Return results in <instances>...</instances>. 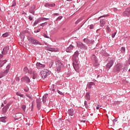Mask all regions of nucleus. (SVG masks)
Instances as JSON below:
<instances>
[{"label": "nucleus", "mask_w": 130, "mask_h": 130, "mask_svg": "<svg viewBox=\"0 0 130 130\" xmlns=\"http://www.w3.org/2000/svg\"><path fill=\"white\" fill-rule=\"evenodd\" d=\"M79 52L76 51L73 55V66H79L80 62H79Z\"/></svg>", "instance_id": "obj_1"}, {"label": "nucleus", "mask_w": 130, "mask_h": 130, "mask_svg": "<svg viewBox=\"0 0 130 130\" xmlns=\"http://www.w3.org/2000/svg\"><path fill=\"white\" fill-rule=\"evenodd\" d=\"M27 124L29 127H30L31 125H33V121H32V120H31V119L29 120V121L27 122Z\"/></svg>", "instance_id": "obj_18"}, {"label": "nucleus", "mask_w": 130, "mask_h": 130, "mask_svg": "<svg viewBox=\"0 0 130 130\" xmlns=\"http://www.w3.org/2000/svg\"><path fill=\"white\" fill-rule=\"evenodd\" d=\"M43 36L45 38H49V37L47 36V35H46V34H44Z\"/></svg>", "instance_id": "obj_48"}, {"label": "nucleus", "mask_w": 130, "mask_h": 130, "mask_svg": "<svg viewBox=\"0 0 130 130\" xmlns=\"http://www.w3.org/2000/svg\"><path fill=\"white\" fill-rule=\"evenodd\" d=\"M107 30L108 32H111V30H110V28L108 26H107Z\"/></svg>", "instance_id": "obj_42"}, {"label": "nucleus", "mask_w": 130, "mask_h": 130, "mask_svg": "<svg viewBox=\"0 0 130 130\" xmlns=\"http://www.w3.org/2000/svg\"><path fill=\"white\" fill-rule=\"evenodd\" d=\"M26 95L29 99H31V98H32V95H31L30 94L26 93Z\"/></svg>", "instance_id": "obj_32"}, {"label": "nucleus", "mask_w": 130, "mask_h": 130, "mask_svg": "<svg viewBox=\"0 0 130 130\" xmlns=\"http://www.w3.org/2000/svg\"><path fill=\"white\" fill-rule=\"evenodd\" d=\"M81 122H83L84 123H85V122H86V120H81Z\"/></svg>", "instance_id": "obj_59"}, {"label": "nucleus", "mask_w": 130, "mask_h": 130, "mask_svg": "<svg viewBox=\"0 0 130 130\" xmlns=\"http://www.w3.org/2000/svg\"><path fill=\"white\" fill-rule=\"evenodd\" d=\"M29 41L32 43V44H38L39 45H42L40 42H39L37 40H35V39L33 38H29L28 39Z\"/></svg>", "instance_id": "obj_3"}, {"label": "nucleus", "mask_w": 130, "mask_h": 130, "mask_svg": "<svg viewBox=\"0 0 130 130\" xmlns=\"http://www.w3.org/2000/svg\"><path fill=\"white\" fill-rule=\"evenodd\" d=\"M47 50L49 51H51L52 52H57L58 51V49L57 48H48Z\"/></svg>", "instance_id": "obj_9"}, {"label": "nucleus", "mask_w": 130, "mask_h": 130, "mask_svg": "<svg viewBox=\"0 0 130 130\" xmlns=\"http://www.w3.org/2000/svg\"><path fill=\"white\" fill-rule=\"evenodd\" d=\"M92 59L93 60H96V56H95V55L92 56Z\"/></svg>", "instance_id": "obj_36"}, {"label": "nucleus", "mask_w": 130, "mask_h": 130, "mask_svg": "<svg viewBox=\"0 0 130 130\" xmlns=\"http://www.w3.org/2000/svg\"><path fill=\"white\" fill-rule=\"evenodd\" d=\"M54 15H55V16H58V13H54Z\"/></svg>", "instance_id": "obj_60"}, {"label": "nucleus", "mask_w": 130, "mask_h": 130, "mask_svg": "<svg viewBox=\"0 0 130 130\" xmlns=\"http://www.w3.org/2000/svg\"><path fill=\"white\" fill-rule=\"evenodd\" d=\"M10 68H11L10 66H7L6 69H7L5 71H4V74H5V75H7V74H8L9 73Z\"/></svg>", "instance_id": "obj_22"}, {"label": "nucleus", "mask_w": 130, "mask_h": 130, "mask_svg": "<svg viewBox=\"0 0 130 130\" xmlns=\"http://www.w3.org/2000/svg\"><path fill=\"white\" fill-rule=\"evenodd\" d=\"M9 49H10V47L9 46H6L4 49L3 51L2 52V54H7V53H8V51L9 50Z\"/></svg>", "instance_id": "obj_7"}, {"label": "nucleus", "mask_w": 130, "mask_h": 130, "mask_svg": "<svg viewBox=\"0 0 130 130\" xmlns=\"http://www.w3.org/2000/svg\"><path fill=\"white\" fill-rule=\"evenodd\" d=\"M24 73H25V74H27V73H29V69H28V68L27 67H25L24 68V70H23Z\"/></svg>", "instance_id": "obj_26"}, {"label": "nucleus", "mask_w": 130, "mask_h": 130, "mask_svg": "<svg viewBox=\"0 0 130 130\" xmlns=\"http://www.w3.org/2000/svg\"><path fill=\"white\" fill-rule=\"evenodd\" d=\"M22 117V114H17L15 115V119H20Z\"/></svg>", "instance_id": "obj_19"}, {"label": "nucleus", "mask_w": 130, "mask_h": 130, "mask_svg": "<svg viewBox=\"0 0 130 130\" xmlns=\"http://www.w3.org/2000/svg\"><path fill=\"white\" fill-rule=\"evenodd\" d=\"M100 107H99V105H98V106L96 107V109H99Z\"/></svg>", "instance_id": "obj_58"}, {"label": "nucleus", "mask_w": 130, "mask_h": 130, "mask_svg": "<svg viewBox=\"0 0 130 130\" xmlns=\"http://www.w3.org/2000/svg\"><path fill=\"white\" fill-rule=\"evenodd\" d=\"M108 66H113V61H111L110 63H108Z\"/></svg>", "instance_id": "obj_35"}, {"label": "nucleus", "mask_w": 130, "mask_h": 130, "mask_svg": "<svg viewBox=\"0 0 130 130\" xmlns=\"http://www.w3.org/2000/svg\"><path fill=\"white\" fill-rule=\"evenodd\" d=\"M84 105L86 108H88V104H87V102L86 101H84Z\"/></svg>", "instance_id": "obj_39"}, {"label": "nucleus", "mask_w": 130, "mask_h": 130, "mask_svg": "<svg viewBox=\"0 0 130 130\" xmlns=\"http://www.w3.org/2000/svg\"><path fill=\"white\" fill-rule=\"evenodd\" d=\"M9 36V34L8 32H6L5 34L3 35V37H8Z\"/></svg>", "instance_id": "obj_30"}, {"label": "nucleus", "mask_w": 130, "mask_h": 130, "mask_svg": "<svg viewBox=\"0 0 130 130\" xmlns=\"http://www.w3.org/2000/svg\"><path fill=\"white\" fill-rule=\"evenodd\" d=\"M84 42H85V43H89V40L87 39H84L83 40Z\"/></svg>", "instance_id": "obj_33"}, {"label": "nucleus", "mask_w": 130, "mask_h": 130, "mask_svg": "<svg viewBox=\"0 0 130 130\" xmlns=\"http://www.w3.org/2000/svg\"><path fill=\"white\" fill-rule=\"evenodd\" d=\"M3 77H5V75H4L3 73H0V79L3 78Z\"/></svg>", "instance_id": "obj_44"}, {"label": "nucleus", "mask_w": 130, "mask_h": 130, "mask_svg": "<svg viewBox=\"0 0 130 130\" xmlns=\"http://www.w3.org/2000/svg\"><path fill=\"white\" fill-rule=\"evenodd\" d=\"M10 106V105H9L8 104L5 106L3 108V111L4 113H6V112H7V110H8V109H9V107Z\"/></svg>", "instance_id": "obj_10"}, {"label": "nucleus", "mask_w": 130, "mask_h": 130, "mask_svg": "<svg viewBox=\"0 0 130 130\" xmlns=\"http://www.w3.org/2000/svg\"><path fill=\"white\" fill-rule=\"evenodd\" d=\"M121 51H122V52H124V51H125V48L122 47L121 49Z\"/></svg>", "instance_id": "obj_38"}, {"label": "nucleus", "mask_w": 130, "mask_h": 130, "mask_svg": "<svg viewBox=\"0 0 130 130\" xmlns=\"http://www.w3.org/2000/svg\"><path fill=\"white\" fill-rule=\"evenodd\" d=\"M115 68H117V71H120L119 69V66H115Z\"/></svg>", "instance_id": "obj_53"}, {"label": "nucleus", "mask_w": 130, "mask_h": 130, "mask_svg": "<svg viewBox=\"0 0 130 130\" xmlns=\"http://www.w3.org/2000/svg\"><path fill=\"white\" fill-rule=\"evenodd\" d=\"M110 68H111L110 66H107L106 67V69L107 70H109V69H110Z\"/></svg>", "instance_id": "obj_47"}, {"label": "nucleus", "mask_w": 130, "mask_h": 130, "mask_svg": "<svg viewBox=\"0 0 130 130\" xmlns=\"http://www.w3.org/2000/svg\"><path fill=\"white\" fill-rule=\"evenodd\" d=\"M107 17H108V15H104V16H101L99 17V19H101V18H106Z\"/></svg>", "instance_id": "obj_31"}, {"label": "nucleus", "mask_w": 130, "mask_h": 130, "mask_svg": "<svg viewBox=\"0 0 130 130\" xmlns=\"http://www.w3.org/2000/svg\"><path fill=\"white\" fill-rule=\"evenodd\" d=\"M3 55L2 54H0V58H3Z\"/></svg>", "instance_id": "obj_63"}, {"label": "nucleus", "mask_w": 130, "mask_h": 130, "mask_svg": "<svg viewBox=\"0 0 130 130\" xmlns=\"http://www.w3.org/2000/svg\"><path fill=\"white\" fill-rule=\"evenodd\" d=\"M73 68L77 73H79V72H80V67H79L78 66H74Z\"/></svg>", "instance_id": "obj_16"}, {"label": "nucleus", "mask_w": 130, "mask_h": 130, "mask_svg": "<svg viewBox=\"0 0 130 130\" xmlns=\"http://www.w3.org/2000/svg\"><path fill=\"white\" fill-rule=\"evenodd\" d=\"M122 15L124 17H129V16H130V7L125 9L124 12H123Z\"/></svg>", "instance_id": "obj_5"}, {"label": "nucleus", "mask_w": 130, "mask_h": 130, "mask_svg": "<svg viewBox=\"0 0 130 130\" xmlns=\"http://www.w3.org/2000/svg\"><path fill=\"white\" fill-rule=\"evenodd\" d=\"M44 25H47V22H45L44 23L41 24V26H44Z\"/></svg>", "instance_id": "obj_46"}, {"label": "nucleus", "mask_w": 130, "mask_h": 130, "mask_svg": "<svg viewBox=\"0 0 130 130\" xmlns=\"http://www.w3.org/2000/svg\"><path fill=\"white\" fill-rule=\"evenodd\" d=\"M74 48V46L70 45L66 50L67 52H71V50Z\"/></svg>", "instance_id": "obj_14"}, {"label": "nucleus", "mask_w": 130, "mask_h": 130, "mask_svg": "<svg viewBox=\"0 0 130 130\" xmlns=\"http://www.w3.org/2000/svg\"><path fill=\"white\" fill-rule=\"evenodd\" d=\"M62 17H61V16H60V17H58V18H57V20H59V21H60V20H61V18H62Z\"/></svg>", "instance_id": "obj_52"}, {"label": "nucleus", "mask_w": 130, "mask_h": 130, "mask_svg": "<svg viewBox=\"0 0 130 130\" xmlns=\"http://www.w3.org/2000/svg\"><path fill=\"white\" fill-rule=\"evenodd\" d=\"M41 106V104H37V108H38V109H40V107Z\"/></svg>", "instance_id": "obj_41"}, {"label": "nucleus", "mask_w": 130, "mask_h": 130, "mask_svg": "<svg viewBox=\"0 0 130 130\" xmlns=\"http://www.w3.org/2000/svg\"><path fill=\"white\" fill-rule=\"evenodd\" d=\"M116 121H117V119H114L113 120V122H116Z\"/></svg>", "instance_id": "obj_57"}, {"label": "nucleus", "mask_w": 130, "mask_h": 130, "mask_svg": "<svg viewBox=\"0 0 130 130\" xmlns=\"http://www.w3.org/2000/svg\"><path fill=\"white\" fill-rule=\"evenodd\" d=\"M36 77H37V74L36 73H33L32 79L34 80H35L36 79Z\"/></svg>", "instance_id": "obj_28"}, {"label": "nucleus", "mask_w": 130, "mask_h": 130, "mask_svg": "<svg viewBox=\"0 0 130 130\" xmlns=\"http://www.w3.org/2000/svg\"><path fill=\"white\" fill-rule=\"evenodd\" d=\"M93 27H94V26L93 25V24H91L89 26V29H92L93 28Z\"/></svg>", "instance_id": "obj_51"}, {"label": "nucleus", "mask_w": 130, "mask_h": 130, "mask_svg": "<svg viewBox=\"0 0 130 130\" xmlns=\"http://www.w3.org/2000/svg\"><path fill=\"white\" fill-rule=\"evenodd\" d=\"M30 5V4L28 3L25 6L24 8H27V7H28V6H29Z\"/></svg>", "instance_id": "obj_56"}, {"label": "nucleus", "mask_w": 130, "mask_h": 130, "mask_svg": "<svg viewBox=\"0 0 130 130\" xmlns=\"http://www.w3.org/2000/svg\"><path fill=\"white\" fill-rule=\"evenodd\" d=\"M21 108H22V109H23V111L25 112V109H26V105H22Z\"/></svg>", "instance_id": "obj_29"}, {"label": "nucleus", "mask_w": 130, "mask_h": 130, "mask_svg": "<svg viewBox=\"0 0 130 130\" xmlns=\"http://www.w3.org/2000/svg\"><path fill=\"white\" fill-rule=\"evenodd\" d=\"M68 113L71 116H73L74 115V109H70L68 111Z\"/></svg>", "instance_id": "obj_12"}, {"label": "nucleus", "mask_w": 130, "mask_h": 130, "mask_svg": "<svg viewBox=\"0 0 130 130\" xmlns=\"http://www.w3.org/2000/svg\"><path fill=\"white\" fill-rule=\"evenodd\" d=\"M57 92H58V94H60V95H63V96L64 95L63 93H62V92H61L59 90H57Z\"/></svg>", "instance_id": "obj_40"}, {"label": "nucleus", "mask_w": 130, "mask_h": 130, "mask_svg": "<svg viewBox=\"0 0 130 130\" xmlns=\"http://www.w3.org/2000/svg\"><path fill=\"white\" fill-rule=\"evenodd\" d=\"M45 7L47 8L48 7H55V4H48V3H46L45 5Z\"/></svg>", "instance_id": "obj_11"}, {"label": "nucleus", "mask_w": 130, "mask_h": 130, "mask_svg": "<svg viewBox=\"0 0 130 130\" xmlns=\"http://www.w3.org/2000/svg\"><path fill=\"white\" fill-rule=\"evenodd\" d=\"M85 97L86 98V100H90V93H89L88 92H87L86 93V95H85Z\"/></svg>", "instance_id": "obj_24"}, {"label": "nucleus", "mask_w": 130, "mask_h": 130, "mask_svg": "<svg viewBox=\"0 0 130 130\" xmlns=\"http://www.w3.org/2000/svg\"><path fill=\"white\" fill-rule=\"evenodd\" d=\"M36 8V6L35 5H32L31 6L29 7V12L31 14H32V15H34V11Z\"/></svg>", "instance_id": "obj_6"}, {"label": "nucleus", "mask_w": 130, "mask_h": 130, "mask_svg": "<svg viewBox=\"0 0 130 130\" xmlns=\"http://www.w3.org/2000/svg\"><path fill=\"white\" fill-rule=\"evenodd\" d=\"M48 96V94H46L43 96V102H46L47 101V97Z\"/></svg>", "instance_id": "obj_13"}, {"label": "nucleus", "mask_w": 130, "mask_h": 130, "mask_svg": "<svg viewBox=\"0 0 130 130\" xmlns=\"http://www.w3.org/2000/svg\"><path fill=\"white\" fill-rule=\"evenodd\" d=\"M21 80L22 82H25L26 83H30V78H29V77L27 76L22 77Z\"/></svg>", "instance_id": "obj_8"}, {"label": "nucleus", "mask_w": 130, "mask_h": 130, "mask_svg": "<svg viewBox=\"0 0 130 130\" xmlns=\"http://www.w3.org/2000/svg\"><path fill=\"white\" fill-rule=\"evenodd\" d=\"M37 24H38V21H36L34 22V25L35 26V25H37Z\"/></svg>", "instance_id": "obj_50"}, {"label": "nucleus", "mask_w": 130, "mask_h": 130, "mask_svg": "<svg viewBox=\"0 0 130 130\" xmlns=\"http://www.w3.org/2000/svg\"><path fill=\"white\" fill-rule=\"evenodd\" d=\"M55 91V89H52V91H53V92H52V93H54Z\"/></svg>", "instance_id": "obj_61"}, {"label": "nucleus", "mask_w": 130, "mask_h": 130, "mask_svg": "<svg viewBox=\"0 0 130 130\" xmlns=\"http://www.w3.org/2000/svg\"><path fill=\"white\" fill-rule=\"evenodd\" d=\"M76 44L77 47H79V48H80V49H83L84 50H87V49H88L87 46H85V44H83V43L81 42H77Z\"/></svg>", "instance_id": "obj_2"}, {"label": "nucleus", "mask_w": 130, "mask_h": 130, "mask_svg": "<svg viewBox=\"0 0 130 130\" xmlns=\"http://www.w3.org/2000/svg\"><path fill=\"white\" fill-rule=\"evenodd\" d=\"M12 7H16V2H13Z\"/></svg>", "instance_id": "obj_43"}, {"label": "nucleus", "mask_w": 130, "mask_h": 130, "mask_svg": "<svg viewBox=\"0 0 130 130\" xmlns=\"http://www.w3.org/2000/svg\"><path fill=\"white\" fill-rule=\"evenodd\" d=\"M114 12H116V11H117V9L116 8H114Z\"/></svg>", "instance_id": "obj_62"}, {"label": "nucleus", "mask_w": 130, "mask_h": 130, "mask_svg": "<svg viewBox=\"0 0 130 130\" xmlns=\"http://www.w3.org/2000/svg\"><path fill=\"white\" fill-rule=\"evenodd\" d=\"M92 86H95V83L91 82L88 84L87 88H88V89H91V88H92Z\"/></svg>", "instance_id": "obj_15"}, {"label": "nucleus", "mask_w": 130, "mask_h": 130, "mask_svg": "<svg viewBox=\"0 0 130 130\" xmlns=\"http://www.w3.org/2000/svg\"><path fill=\"white\" fill-rule=\"evenodd\" d=\"M81 20H82L81 19H79L75 22V24H79V23L81 22Z\"/></svg>", "instance_id": "obj_34"}, {"label": "nucleus", "mask_w": 130, "mask_h": 130, "mask_svg": "<svg viewBox=\"0 0 130 130\" xmlns=\"http://www.w3.org/2000/svg\"><path fill=\"white\" fill-rule=\"evenodd\" d=\"M37 104H41V103L40 102V100L39 99H38L37 100Z\"/></svg>", "instance_id": "obj_37"}, {"label": "nucleus", "mask_w": 130, "mask_h": 130, "mask_svg": "<svg viewBox=\"0 0 130 130\" xmlns=\"http://www.w3.org/2000/svg\"><path fill=\"white\" fill-rule=\"evenodd\" d=\"M4 104H7V101H4Z\"/></svg>", "instance_id": "obj_64"}, {"label": "nucleus", "mask_w": 130, "mask_h": 130, "mask_svg": "<svg viewBox=\"0 0 130 130\" xmlns=\"http://www.w3.org/2000/svg\"><path fill=\"white\" fill-rule=\"evenodd\" d=\"M41 75L43 79H45L48 76V71L46 69H44L41 72Z\"/></svg>", "instance_id": "obj_4"}, {"label": "nucleus", "mask_w": 130, "mask_h": 130, "mask_svg": "<svg viewBox=\"0 0 130 130\" xmlns=\"http://www.w3.org/2000/svg\"><path fill=\"white\" fill-rule=\"evenodd\" d=\"M40 31H41V29L39 28L35 32V33H38V32H40Z\"/></svg>", "instance_id": "obj_49"}, {"label": "nucleus", "mask_w": 130, "mask_h": 130, "mask_svg": "<svg viewBox=\"0 0 130 130\" xmlns=\"http://www.w3.org/2000/svg\"><path fill=\"white\" fill-rule=\"evenodd\" d=\"M55 63L56 66H61V64H62V63H61V61L58 59L56 60Z\"/></svg>", "instance_id": "obj_20"}, {"label": "nucleus", "mask_w": 130, "mask_h": 130, "mask_svg": "<svg viewBox=\"0 0 130 130\" xmlns=\"http://www.w3.org/2000/svg\"><path fill=\"white\" fill-rule=\"evenodd\" d=\"M28 19H29V20H30V21H32V20H33V18L32 17H31V16H29Z\"/></svg>", "instance_id": "obj_55"}, {"label": "nucleus", "mask_w": 130, "mask_h": 130, "mask_svg": "<svg viewBox=\"0 0 130 130\" xmlns=\"http://www.w3.org/2000/svg\"><path fill=\"white\" fill-rule=\"evenodd\" d=\"M115 35H116V32H114V34H113L112 35V38H114V37H115Z\"/></svg>", "instance_id": "obj_45"}, {"label": "nucleus", "mask_w": 130, "mask_h": 130, "mask_svg": "<svg viewBox=\"0 0 130 130\" xmlns=\"http://www.w3.org/2000/svg\"><path fill=\"white\" fill-rule=\"evenodd\" d=\"M105 25V21L103 19H101L100 20V26L101 27H104V26Z\"/></svg>", "instance_id": "obj_17"}, {"label": "nucleus", "mask_w": 130, "mask_h": 130, "mask_svg": "<svg viewBox=\"0 0 130 130\" xmlns=\"http://www.w3.org/2000/svg\"><path fill=\"white\" fill-rule=\"evenodd\" d=\"M61 69V68H60V66H58L56 67V70L57 72H59V71H60Z\"/></svg>", "instance_id": "obj_27"}, {"label": "nucleus", "mask_w": 130, "mask_h": 130, "mask_svg": "<svg viewBox=\"0 0 130 130\" xmlns=\"http://www.w3.org/2000/svg\"><path fill=\"white\" fill-rule=\"evenodd\" d=\"M16 95H17V96H20V97H21L22 98H25V95H24V94H21L18 92H16Z\"/></svg>", "instance_id": "obj_25"}, {"label": "nucleus", "mask_w": 130, "mask_h": 130, "mask_svg": "<svg viewBox=\"0 0 130 130\" xmlns=\"http://www.w3.org/2000/svg\"><path fill=\"white\" fill-rule=\"evenodd\" d=\"M6 63H7V60H4L3 61H2V60L0 61V64L1 66H5V64H6Z\"/></svg>", "instance_id": "obj_23"}, {"label": "nucleus", "mask_w": 130, "mask_h": 130, "mask_svg": "<svg viewBox=\"0 0 130 130\" xmlns=\"http://www.w3.org/2000/svg\"><path fill=\"white\" fill-rule=\"evenodd\" d=\"M36 66H43V64H41L40 63H37Z\"/></svg>", "instance_id": "obj_54"}, {"label": "nucleus", "mask_w": 130, "mask_h": 130, "mask_svg": "<svg viewBox=\"0 0 130 130\" xmlns=\"http://www.w3.org/2000/svg\"><path fill=\"white\" fill-rule=\"evenodd\" d=\"M6 119H7V117H0V121L2 122H6Z\"/></svg>", "instance_id": "obj_21"}]
</instances>
